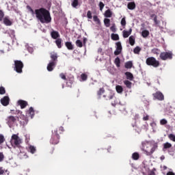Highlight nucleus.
<instances>
[{
  "label": "nucleus",
  "mask_w": 175,
  "mask_h": 175,
  "mask_svg": "<svg viewBox=\"0 0 175 175\" xmlns=\"http://www.w3.org/2000/svg\"><path fill=\"white\" fill-rule=\"evenodd\" d=\"M149 116L148 115H146V116H144L143 120L144 121H148Z\"/></svg>",
  "instance_id": "680f3d73"
},
{
  "label": "nucleus",
  "mask_w": 175,
  "mask_h": 175,
  "mask_svg": "<svg viewBox=\"0 0 175 175\" xmlns=\"http://www.w3.org/2000/svg\"><path fill=\"white\" fill-rule=\"evenodd\" d=\"M51 36L52 38V39H59L61 35H59V32H58L57 31L55 30H53L51 32Z\"/></svg>",
  "instance_id": "2eb2a0df"
},
{
  "label": "nucleus",
  "mask_w": 175,
  "mask_h": 175,
  "mask_svg": "<svg viewBox=\"0 0 175 175\" xmlns=\"http://www.w3.org/2000/svg\"><path fill=\"white\" fill-rule=\"evenodd\" d=\"M3 23L7 27H10V25H12L13 24V22H12V21H10V19L9 18V16L4 17L3 18Z\"/></svg>",
  "instance_id": "4468645a"
},
{
  "label": "nucleus",
  "mask_w": 175,
  "mask_h": 175,
  "mask_svg": "<svg viewBox=\"0 0 175 175\" xmlns=\"http://www.w3.org/2000/svg\"><path fill=\"white\" fill-rule=\"evenodd\" d=\"M8 121L10 124L14 123L16 121H17V118L14 116H9L8 118Z\"/></svg>",
  "instance_id": "393cba45"
},
{
  "label": "nucleus",
  "mask_w": 175,
  "mask_h": 175,
  "mask_svg": "<svg viewBox=\"0 0 175 175\" xmlns=\"http://www.w3.org/2000/svg\"><path fill=\"white\" fill-rule=\"evenodd\" d=\"M21 144V138L18 137V135L14 134L12 135L11 138V144L14 148H16L17 147L18 148H20Z\"/></svg>",
  "instance_id": "7ed1b4c3"
},
{
  "label": "nucleus",
  "mask_w": 175,
  "mask_h": 175,
  "mask_svg": "<svg viewBox=\"0 0 175 175\" xmlns=\"http://www.w3.org/2000/svg\"><path fill=\"white\" fill-rule=\"evenodd\" d=\"M6 94V90L3 86L0 87V95H5Z\"/></svg>",
  "instance_id": "c03bdc74"
},
{
  "label": "nucleus",
  "mask_w": 175,
  "mask_h": 175,
  "mask_svg": "<svg viewBox=\"0 0 175 175\" xmlns=\"http://www.w3.org/2000/svg\"><path fill=\"white\" fill-rule=\"evenodd\" d=\"M129 42L131 46L135 45V37L133 36H131L129 38Z\"/></svg>",
  "instance_id": "2f4dec72"
},
{
  "label": "nucleus",
  "mask_w": 175,
  "mask_h": 175,
  "mask_svg": "<svg viewBox=\"0 0 175 175\" xmlns=\"http://www.w3.org/2000/svg\"><path fill=\"white\" fill-rule=\"evenodd\" d=\"M28 151L31 152V154H35V152H36V148L33 146H29Z\"/></svg>",
  "instance_id": "c85d7f7f"
},
{
  "label": "nucleus",
  "mask_w": 175,
  "mask_h": 175,
  "mask_svg": "<svg viewBox=\"0 0 175 175\" xmlns=\"http://www.w3.org/2000/svg\"><path fill=\"white\" fill-rule=\"evenodd\" d=\"M116 90L118 94H121L122 92H124V88H122V86L120 85L116 86Z\"/></svg>",
  "instance_id": "bb28decb"
},
{
  "label": "nucleus",
  "mask_w": 175,
  "mask_h": 175,
  "mask_svg": "<svg viewBox=\"0 0 175 175\" xmlns=\"http://www.w3.org/2000/svg\"><path fill=\"white\" fill-rule=\"evenodd\" d=\"M121 25L122 27H125L126 25V21L125 20V18H122L121 20Z\"/></svg>",
  "instance_id": "09e8293b"
},
{
  "label": "nucleus",
  "mask_w": 175,
  "mask_h": 175,
  "mask_svg": "<svg viewBox=\"0 0 175 175\" xmlns=\"http://www.w3.org/2000/svg\"><path fill=\"white\" fill-rule=\"evenodd\" d=\"M111 38L112 40H120V36H118V34L112 33L111 35Z\"/></svg>",
  "instance_id": "473e14b6"
},
{
  "label": "nucleus",
  "mask_w": 175,
  "mask_h": 175,
  "mask_svg": "<svg viewBox=\"0 0 175 175\" xmlns=\"http://www.w3.org/2000/svg\"><path fill=\"white\" fill-rule=\"evenodd\" d=\"M116 49L114 51L115 55H120L122 51V45H121V42H118L116 43Z\"/></svg>",
  "instance_id": "1a4fd4ad"
},
{
  "label": "nucleus",
  "mask_w": 175,
  "mask_h": 175,
  "mask_svg": "<svg viewBox=\"0 0 175 175\" xmlns=\"http://www.w3.org/2000/svg\"><path fill=\"white\" fill-rule=\"evenodd\" d=\"M124 85H126V87L127 88H129V90H131V88H132V82L129 81V80H125L124 81Z\"/></svg>",
  "instance_id": "a878e982"
},
{
  "label": "nucleus",
  "mask_w": 175,
  "mask_h": 175,
  "mask_svg": "<svg viewBox=\"0 0 175 175\" xmlns=\"http://www.w3.org/2000/svg\"><path fill=\"white\" fill-rule=\"evenodd\" d=\"M9 100H10L9 96H5L1 99V103L3 105V106H8V105H9Z\"/></svg>",
  "instance_id": "dca6fc26"
},
{
  "label": "nucleus",
  "mask_w": 175,
  "mask_h": 175,
  "mask_svg": "<svg viewBox=\"0 0 175 175\" xmlns=\"http://www.w3.org/2000/svg\"><path fill=\"white\" fill-rule=\"evenodd\" d=\"M35 14L36 18L42 24H49L51 23L50 12H49L46 8H41L40 9L35 10Z\"/></svg>",
  "instance_id": "f257e3e1"
},
{
  "label": "nucleus",
  "mask_w": 175,
  "mask_h": 175,
  "mask_svg": "<svg viewBox=\"0 0 175 175\" xmlns=\"http://www.w3.org/2000/svg\"><path fill=\"white\" fill-rule=\"evenodd\" d=\"M71 1V5L75 9H77V6H79V0H70Z\"/></svg>",
  "instance_id": "5701e85b"
},
{
  "label": "nucleus",
  "mask_w": 175,
  "mask_h": 175,
  "mask_svg": "<svg viewBox=\"0 0 175 175\" xmlns=\"http://www.w3.org/2000/svg\"><path fill=\"white\" fill-rule=\"evenodd\" d=\"M152 96L154 99H157V100H165V96L160 91H157L155 93L152 94Z\"/></svg>",
  "instance_id": "6e6552de"
},
{
  "label": "nucleus",
  "mask_w": 175,
  "mask_h": 175,
  "mask_svg": "<svg viewBox=\"0 0 175 175\" xmlns=\"http://www.w3.org/2000/svg\"><path fill=\"white\" fill-rule=\"evenodd\" d=\"M54 150H55L54 148H51V150H50V152H49L50 154H54Z\"/></svg>",
  "instance_id": "69168bd1"
},
{
  "label": "nucleus",
  "mask_w": 175,
  "mask_h": 175,
  "mask_svg": "<svg viewBox=\"0 0 175 175\" xmlns=\"http://www.w3.org/2000/svg\"><path fill=\"white\" fill-rule=\"evenodd\" d=\"M103 98H105V100H111V99L114 98V93H113L112 92H108L103 95Z\"/></svg>",
  "instance_id": "9b49d317"
},
{
  "label": "nucleus",
  "mask_w": 175,
  "mask_h": 175,
  "mask_svg": "<svg viewBox=\"0 0 175 175\" xmlns=\"http://www.w3.org/2000/svg\"><path fill=\"white\" fill-rule=\"evenodd\" d=\"M75 44L77 47H83V42H81L80 40H77L75 42Z\"/></svg>",
  "instance_id": "79ce46f5"
},
{
  "label": "nucleus",
  "mask_w": 175,
  "mask_h": 175,
  "mask_svg": "<svg viewBox=\"0 0 175 175\" xmlns=\"http://www.w3.org/2000/svg\"><path fill=\"white\" fill-rule=\"evenodd\" d=\"M111 32H116L117 29L116 28V24H113L112 26L110 27Z\"/></svg>",
  "instance_id": "de8ad7c7"
},
{
  "label": "nucleus",
  "mask_w": 175,
  "mask_h": 175,
  "mask_svg": "<svg viewBox=\"0 0 175 175\" xmlns=\"http://www.w3.org/2000/svg\"><path fill=\"white\" fill-rule=\"evenodd\" d=\"M154 23L156 25H158V24H159V23H161V21H158V16H155L153 18Z\"/></svg>",
  "instance_id": "8fccbe9b"
},
{
  "label": "nucleus",
  "mask_w": 175,
  "mask_h": 175,
  "mask_svg": "<svg viewBox=\"0 0 175 175\" xmlns=\"http://www.w3.org/2000/svg\"><path fill=\"white\" fill-rule=\"evenodd\" d=\"M168 137H169L170 140H172V142H175V135H174V134H170L168 135Z\"/></svg>",
  "instance_id": "49530a36"
},
{
  "label": "nucleus",
  "mask_w": 175,
  "mask_h": 175,
  "mask_svg": "<svg viewBox=\"0 0 175 175\" xmlns=\"http://www.w3.org/2000/svg\"><path fill=\"white\" fill-rule=\"evenodd\" d=\"M146 65L148 66H153V68H158L161 65L159 61L157 60V59L154 57H148L146 60Z\"/></svg>",
  "instance_id": "20e7f679"
},
{
  "label": "nucleus",
  "mask_w": 175,
  "mask_h": 175,
  "mask_svg": "<svg viewBox=\"0 0 175 175\" xmlns=\"http://www.w3.org/2000/svg\"><path fill=\"white\" fill-rule=\"evenodd\" d=\"M140 51H142V48L139 46H136L133 50L134 54H139Z\"/></svg>",
  "instance_id": "ea45409f"
},
{
  "label": "nucleus",
  "mask_w": 175,
  "mask_h": 175,
  "mask_svg": "<svg viewBox=\"0 0 175 175\" xmlns=\"http://www.w3.org/2000/svg\"><path fill=\"white\" fill-rule=\"evenodd\" d=\"M5 174V170L2 167H0V175L4 174Z\"/></svg>",
  "instance_id": "052dcab7"
},
{
  "label": "nucleus",
  "mask_w": 175,
  "mask_h": 175,
  "mask_svg": "<svg viewBox=\"0 0 175 175\" xmlns=\"http://www.w3.org/2000/svg\"><path fill=\"white\" fill-rule=\"evenodd\" d=\"M148 175H155V172H154V171H151Z\"/></svg>",
  "instance_id": "774afa93"
},
{
  "label": "nucleus",
  "mask_w": 175,
  "mask_h": 175,
  "mask_svg": "<svg viewBox=\"0 0 175 175\" xmlns=\"http://www.w3.org/2000/svg\"><path fill=\"white\" fill-rule=\"evenodd\" d=\"M93 20L98 25H100V19H99V18H98V16L95 15L93 16Z\"/></svg>",
  "instance_id": "72a5a7b5"
},
{
  "label": "nucleus",
  "mask_w": 175,
  "mask_h": 175,
  "mask_svg": "<svg viewBox=\"0 0 175 175\" xmlns=\"http://www.w3.org/2000/svg\"><path fill=\"white\" fill-rule=\"evenodd\" d=\"M81 79L82 81H85L87 79H88V75H87L85 73H83L81 75Z\"/></svg>",
  "instance_id": "a19ab883"
},
{
  "label": "nucleus",
  "mask_w": 175,
  "mask_h": 175,
  "mask_svg": "<svg viewBox=\"0 0 175 175\" xmlns=\"http://www.w3.org/2000/svg\"><path fill=\"white\" fill-rule=\"evenodd\" d=\"M104 24L107 28H109V27H110V20L109 18H105Z\"/></svg>",
  "instance_id": "58836bf2"
},
{
  "label": "nucleus",
  "mask_w": 175,
  "mask_h": 175,
  "mask_svg": "<svg viewBox=\"0 0 175 175\" xmlns=\"http://www.w3.org/2000/svg\"><path fill=\"white\" fill-rule=\"evenodd\" d=\"M66 47L68 49V50H73V44H72V42H66L65 43Z\"/></svg>",
  "instance_id": "cd10ccee"
},
{
  "label": "nucleus",
  "mask_w": 175,
  "mask_h": 175,
  "mask_svg": "<svg viewBox=\"0 0 175 175\" xmlns=\"http://www.w3.org/2000/svg\"><path fill=\"white\" fill-rule=\"evenodd\" d=\"M51 59H52V62H58V54L55 52H51L50 53Z\"/></svg>",
  "instance_id": "ddd939ff"
},
{
  "label": "nucleus",
  "mask_w": 175,
  "mask_h": 175,
  "mask_svg": "<svg viewBox=\"0 0 175 175\" xmlns=\"http://www.w3.org/2000/svg\"><path fill=\"white\" fill-rule=\"evenodd\" d=\"M122 33H123V38L126 39V38H129L130 35L132 33V29H129V31L124 30Z\"/></svg>",
  "instance_id": "a211bd4d"
},
{
  "label": "nucleus",
  "mask_w": 175,
  "mask_h": 175,
  "mask_svg": "<svg viewBox=\"0 0 175 175\" xmlns=\"http://www.w3.org/2000/svg\"><path fill=\"white\" fill-rule=\"evenodd\" d=\"M127 80H130V81H132L133 80V74H132L130 72H126L124 73Z\"/></svg>",
  "instance_id": "aec40b11"
},
{
  "label": "nucleus",
  "mask_w": 175,
  "mask_h": 175,
  "mask_svg": "<svg viewBox=\"0 0 175 175\" xmlns=\"http://www.w3.org/2000/svg\"><path fill=\"white\" fill-rule=\"evenodd\" d=\"M85 43H87V38H83V46H85Z\"/></svg>",
  "instance_id": "338daca9"
},
{
  "label": "nucleus",
  "mask_w": 175,
  "mask_h": 175,
  "mask_svg": "<svg viewBox=\"0 0 175 175\" xmlns=\"http://www.w3.org/2000/svg\"><path fill=\"white\" fill-rule=\"evenodd\" d=\"M99 8H100V10H103V8H105V3H103V2L100 1L99 3Z\"/></svg>",
  "instance_id": "5fc2aeb1"
},
{
  "label": "nucleus",
  "mask_w": 175,
  "mask_h": 175,
  "mask_svg": "<svg viewBox=\"0 0 175 175\" xmlns=\"http://www.w3.org/2000/svg\"><path fill=\"white\" fill-rule=\"evenodd\" d=\"M4 16L5 14H3V12H2V10H0V21H2V20H3Z\"/></svg>",
  "instance_id": "6e6d98bb"
},
{
  "label": "nucleus",
  "mask_w": 175,
  "mask_h": 175,
  "mask_svg": "<svg viewBox=\"0 0 175 175\" xmlns=\"http://www.w3.org/2000/svg\"><path fill=\"white\" fill-rule=\"evenodd\" d=\"M157 148H158V144L155 142L147 141L142 142V150L146 152V155H152Z\"/></svg>",
  "instance_id": "f03ea898"
},
{
  "label": "nucleus",
  "mask_w": 175,
  "mask_h": 175,
  "mask_svg": "<svg viewBox=\"0 0 175 175\" xmlns=\"http://www.w3.org/2000/svg\"><path fill=\"white\" fill-rule=\"evenodd\" d=\"M114 64L116 65L117 68H120V66H121V60L120 59V57H117L115 59Z\"/></svg>",
  "instance_id": "7c9ffc66"
},
{
  "label": "nucleus",
  "mask_w": 175,
  "mask_h": 175,
  "mask_svg": "<svg viewBox=\"0 0 175 175\" xmlns=\"http://www.w3.org/2000/svg\"><path fill=\"white\" fill-rule=\"evenodd\" d=\"M149 35H150V31H148V30H144L142 32V36L144 38H147Z\"/></svg>",
  "instance_id": "4c0bfd02"
},
{
  "label": "nucleus",
  "mask_w": 175,
  "mask_h": 175,
  "mask_svg": "<svg viewBox=\"0 0 175 175\" xmlns=\"http://www.w3.org/2000/svg\"><path fill=\"white\" fill-rule=\"evenodd\" d=\"M140 157L139 153L137 152H134L132 154V158L133 159H134V161H137V159H139V158Z\"/></svg>",
  "instance_id": "f704fd0d"
},
{
  "label": "nucleus",
  "mask_w": 175,
  "mask_h": 175,
  "mask_svg": "<svg viewBox=\"0 0 175 175\" xmlns=\"http://www.w3.org/2000/svg\"><path fill=\"white\" fill-rule=\"evenodd\" d=\"M159 57L162 61H167V59H173V52L172 51L161 52L160 53Z\"/></svg>",
  "instance_id": "423d86ee"
},
{
  "label": "nucleus",
  "mask_w": 175,
  "mask_h": 175,
  "mask_svg": "<svg viewBox=\"0 0 175 175\" xmlns=\"http://www.w3.org/2000/svg\"><path fill=\"white\" fill-rule=\"evenodd\" d=\"M104 16L105 17H107V18H109L113 16V12L110 10H107L105 12Z\"/></svg>",
  "instance_id": "4be33fe9"
},
{
  "label": "nucleus",
  "mask_w": 175,
  "mask_h": 175,
  "mask_svg": "<svg viewBox=\"0 0 175 175\" xmlns=\"http://www.w3.org/2000/svg\"><path fill=\"white\" fill-rule=\"evenodd\" d=\"M56 131H57V133L59 132V135H61V133H62V132H64V127L60 126V127H59L58 130H56Z\"/></svg>",
  "instance_id": "4d7b16f0"
},
{
  "label": "nucleus",
  "mask_w": 175,
  "mask_h": 175,
  "mask_svg": "<svg viewBox=\"0 0 175 175\" xmlns=\"http://www.w3.org/2000/svg\"><path fill=\"white\" fill-rule=\"evenodd\" d=\"M51 143L52 144H58V143H59V133H58V131H55L54 133H52Z\"/></svg>",
  "instance_id": "0eeeda50"
},
{
  "label": "nucleus",
  "mask_w": 175,
  "mask_h": 175,
  "mask_svg": "<svg viewBox=\"0 0 175 175\" xmlns=\"http://www.w3.org/2000/svg\"><path fill=\"white\" fill-rule=\"evenodd\" d=\"M66 84L68 87H72V84H73V78H70V79H67Z\"/></svg>",
  "instance_id": "37998d69"
},
{
  "label": "nucleus",
  "mask_w": 175,
  "mask_h": 175,
  "mask_svg": "<svg viewBox=\"0 0 175 175\" xmlns=\"http://www.w3.org/2000/svg\"><path fill=\"white\" fill-rule=\"evenodd\" d=\"M152 54H154L155 55L158 56L159 54H161V51L157 48H154L152 50Z\"/></svg>",
  "instance_id": "e433bc0d"
},
{
  "label": "nucleus",
  "mask_w": 175,
  "mask_h": 175,
  "mask_svg": "<svg viewBox=\"0 0 175 175\" xmlns=\"http://www.w3.org/2000/svg\"><path fill=\"white\" fill-rule=\"evenodd\" d=\"M55 42L58 49H62V38L56 39Z\"/></svg>",
  "instance_id": "6ab92c4d"
},
{
  "label": "nucleus",
  "mask_w": 175,
  "mask_h": 175,
  "mask_svg": "<svg viewBox=\"0 0 175 175\" xmlns=\"http://www.w3.org/2000/svg\"><path fill=\"white\" fill-rule=\"evenodd\" d=\"M160 124L161 125H166V124H167V120H166V119H162L160 121Z\"/></svg>",
  "instance_id": "603ef678"
},
{
  "label": "nucleus",
  "mask_w": 175,
  "mask_h": 175,
  "mask_svg": "<svg viewBox=\"0 0 175 175\" xmlns=\"http://www.w3.org/2000/svg\"><path fill=\"white\" fill-rule=\"evenodd\" d=\"M167 148H172V144L165 142L163 144V150L165 151V150H167Z\"/></svg>",
  "instance_id": "b1692460"
},
{
  "label": "nucleus",
  "mask_w": 175,
  "mask_h": 175,
  "mask_svg": "<svg viewBox=\"0 0 175 175\" xmlns=\"http://www.w3.org/2000/svg\"><path fill=\"white\" fill-rule=\"evenodd\" d=\"M23 125H27L28 124V118L23 116V121L22 122Z\"/></svg>",
  "instance_id": "a18cd8bd"
},
{
  "label": "nucleus",
  "mask_w": 175,
  "mask_h": 175,
  "mask_svg": "<svg viewBox=\"0 0 175 175\" xmlns=\"http://www.w3.org/2000/svg\"><path fill=\"white\" fill-rule=\"evenodd\" d=\"M5 142V137L3 135H0V144H2Z\"/></svg>",
  "instance_id": "bf43d9fd"
},
{
  "label": "nucleus",
  "mask_w": 175,
  "mask_h": 175,
  "mask_svg": "<svg viewBox=\"0 0 175 175\" xmlns=\"http://www.w3.org/2000/svg\"><path fill=\"white\" fill-rule=\"evenodd\" d=\"M102 94H105V88H100L99 90L97 92V95L100 98Z\"/></svg>",
  "instance_id": "c9c22d12"
},
{
  "label": "nucleus",
  "mask_w": 175,
  "mask_h": 175,
  "mask_svg": "<svg viewBox=\"0 0 175 175\" xmlns=\"http://www.w3.org/2000/svg\"><path fill=\"white\" fill-rule=\"evenodd\" d=\"M127 8L129 10H135L136 9V3H135V1L129 2L127 4Z\"/></svg>",
  "instance_id": "f3484780"
},
{
  "label": "nucleus",
  "mask_w": 175,
  "mask_h": 175,
  "mask_svg": "<svg viewBox=\"0 0 175 175\" xmlns=\"http://www.w3.org/2000/svg\"><path fill=\"white\" fill-rule=\"evenodd\" d=\"M5 159V155L3 152H0V162H2Z\"/></svg>",
  "instance_id": "13d9d810"
},
{
  "label": "nucleus",
  "mask_w": 175,
  "mask_h": 175,
  "mask_svg": "<svg viewBox=\"0 0 175 175\" xmlns=\"http://www.w3.org/2000/svg\"><path fill=\"white\" fill-rule=\"evenodd\" d=\"M87 17L90 19L92 18V12H91V11H88Z\"/></svg>",
  "instance_id": "864d4df0"
},
{
  "label": "nucleus",
  "mask_w": 175,
  "mask_h": 175,
  "mask_svg": "<svg viewBox=\"0 0 175 175\" xmlns=\"http://www.w3.org/2000/svg\"><path fill=\"white\" fill-rule=\"evenodd\" d=\"M17 105L21 107V109H25V107L28 106V102L23 100H19L17 102Z\"/></svg>",
  "instance_id": "f8f14e48"
},
{
  "label": "nucleus",
  "mask_w": 175,
  "mask_h": 175,
  "mask_svg": "<svg viewBox=\"0 0 175 175\" xmlns=\"http://www.w3.org/2000/svg\"><path fill=\"white\" fill-rule=\"evenodd\" d=\"M59 77H61V79H62V80H68V79L66 78V75H65V74H64V73H60Z\"/></svg>",
  "instance_id": "3c124183"
},
{
  "label": "nucleus",
  "mask_w": 175,
  "mask_h": 175,
  "mask_svg": "<svg viewBox=\"0 0 175 175\" xmlns=\"http://www.w3.org/2000/svg\"><path fill=\"white\" fill-rule=\"evenodd\" d=\"M124 66L126 69H131L133 66V63L131 61L125 63Z\"/></svg>",
  "instance_id": "c756f323"
},
{
  "label": "nucleus",
  "mask_w": 175,
  "mask_h": 175,
  "mask_svg": "<svg viewBox=\"0 0 175 175\" xmlns=\"http://www.w3.org/2000/svg\"><path fill=\"white\" fill-rule=\"evenodd\" d=\"M167 175H175V174H174V172H168L167 173Z\"/></svg>",
  "instance_id": "0e129e2a"
},
{
  "label": "nucleus",
  "mask_w": 175,
  "mask_h": 175,
  "mask_svg": "<svg viewBox=\"0 0 175 175\" xmlns=\"http://www.w3.org/2000/svg\"><path fill=\"white\" fill-rule=\"evenodd\" d=\"M23 68H24V64L21 60L14 61V70L16 73H23Z\"/></svg>",
  "instance_id": "39448f33"
},
{
  "label": "nucleus",
  "mask_w": 175,
  "mask_h": 175,
  "mask_svg": "<svg viewBox=\"0 0 175 175\" xmlns=\"http://www.w3.org/2000/svg\"><path fill=\"white\" fill-rule=\"evenodd\" d=\"M27 114H29L31 118H33L35 116V110H33V107H31L27 111Z\"/></svg>",
  "instance_id": "412c9836"
},
{
  "label": "nucleus",
  "mask_w": 175,
  "mask_h": 175,
  "mask_svg": "<svg viewBox=\"0 0 175 175\" xmlns=\"http://www.w3.org/2000/svg\"><path fill=\"white\" fill-rule=\"evenodd\" d=\"M15 113H16V114H21L23 112L20 110H16Z\"/></svg>",
  "instance_id": "e2e57ef3"
},
{
  "label": "nucleus",
  "mask_w": 175,
  "mask_h": 175,
  "mask_svg": "<svg viewBox=\"0 0 175 175\" xmlns=\"http://www.w3.org/2000/svg\"><path fill=\"white\" fill-rule=\"evenodd\" d=\"M55 66H57V63L55 62H50L46 67V69L48 70V72H53L55 68Z\"/></svg>",
  "instance_id": "9d476101"
}]
</instances>
